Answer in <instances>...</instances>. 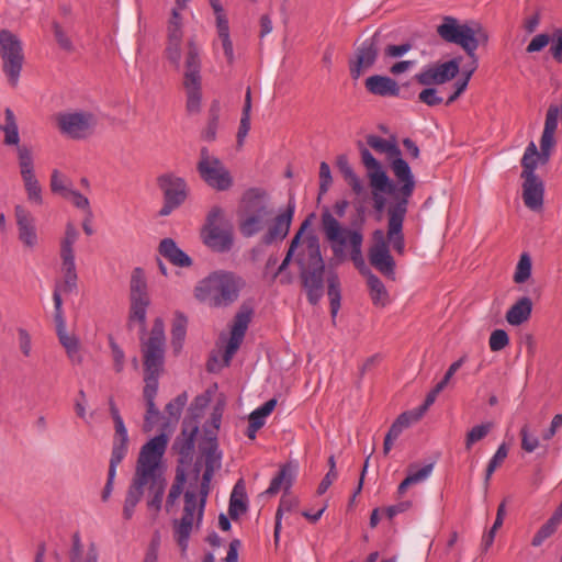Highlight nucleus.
Returning <instances> with one entry per match:
<instances>
[{
    "instance_id": "nucleus-49",
    "label": "nucleus",
    "mask_w": 562,
    "mask_h": 562,
    "mask_svg": "<svg viewBox=\"0 0 562 562\" xmlns=\"http://www.w3.org/2000/svg\"><path fill=\"white\" fill-rule=\"evenodd\" d=\"M187 402V393H181L173 401L167 404L166 413L168 414V419L166 426L175 425L178 423L181 412L186 406Z\"/></svg>"
},
{
    "instance_id": "nucleus-40",
    "label": "nucleus",
    "mask_w": 562,
    "mask_h": 562,
    "mask_svg": "<svg viewBox=\"0 0 562 562\" xmlns=\"http://www.w3.org/2000/svg\"><path fill=\"white\" fill-rule=\"evenodd\" d=\"M173 538L177 544L180 547L182 553H186L189 548V541L192 533L198 531L201 526L192 525L188 522L173 521Z\"/></svg>"
},
{
    "instance_id": "nucleus-56",
    "label": "nucleus",
    "mask_w": 562,
    "mask_h": 562,
    "mask_svg": "<svg viewBox=\"0 0 562 562\" xmlns=\"http://www.w3.org/2000/svg\"><path fill=\"white\" fill-rule=\"evenodd\" d=\"M64 199L69 201L77 209L83 211L86 214L91 215V207L88 198L81 194L78 190L71 189Z\"/></svg>"
},
{
    "instance_id": "nucleus-15",
    "label": "nucleus",
    "mask_w": 562,
    "mask_h": 562,
    "mask_svg": "<svg viewBox=\"0 0 562 562\" xmlns=\"http://www.w3.org/2000/svg\"><path fill=\"white\" fill-rule=\"evenodd\" d=\"M150 305L147 282L140 269H135L131 277L130 322L138 324L145 330L147 311Z\"/></svg>"
},
{
    "instance_id": "nucleus-13",
    "label": "nucleus",
    "mask_w": 562,
    "mask_h": 562,
    "mask_svg": "<svg viewBox=\"0 0 562 562\" xmlns=\"http://www.w3.org/2000/svg\"><path fill=\"white\" fill-rule=\"evenodd\" d=\"M190 0H176V7L167 23L166 58L176 68L180 69L182 59L183 18L182 11Z\"/></svg>"
},
{
    "instance_id": "nucleus-57",
    "label": "nucleus",
    "mask_w": 562,
    "mask_h": 562,
    "mask_svg": "<svg viewBox=\"0 0 562 562\" xmlns=\"http://www.w3.org/2000/svg\"><path fill=\"white\" fill-rule=\"evenodd\" d=\"M550 41L551 36L548 33H538L530 40V42L526 46V53H539L550 44Z\"/></svg>"
},
{
    "instance_id": "nucleus-11",
    "label": "nucleus",
    "mask_w": 562,
    "mask_h": 562,
    "mask_svg": "<svg viewBox=\"0 0 562 562\" xmlns=\"http://www.w3.org/2000/svg\"><path fill=\"white\" fill-rule=\"evenodd\" d=\"M202 243L215 252H227L234 244L233 225L221 206L209 211L200 233Z\"/></svg>"
},
{
    "instance_id": "nucleus-48",
    "label": "nucleus",
    "mask_w": 562,
    "mask_h": 562,
    "mask_svg": "<svg viewBox=\"0 0 562 562\" xmlns=\"http://www.w3.org/2000/svg\"><path fill=\"white\" fill-rule=\"evenodd\" d=\"M521 449L527 453L535 452L540 447V438L529 424L520 428Z\"/></svg>"
},
{
    "instance_id": "nucleus-21",
    "label": "nucleus",
    "mask_w": 562,
    "mask_h": 562,
    "mask_svg": "<svg viewBox=\"0 0 562 562\" xmlns=\"http://www.w3.org/2000/svg\"><path fill=\"white\" fill-rule=\"evenodd\" d=\"M195 481H198V476L195 477ZM206 497L207 494H204V490L198 486V482L194 484L191 483L184 492L183 513L179 519H175L173 521L201 526Z\"/></svg>"
},
{
    "instance_id": "nucleus-10",
    "label": "nucleus",
    "mask_w": 562,
    "mask_h": 562,
    "mask_svg": "<svg viewBox=\"0 0 562 562\" xmlns=\"http://www.w3.org/2000/svg\"><path fill=\"white\" fill-rule=\"evenodd\" d=\"M201 66V48L194 41H189L184 54L183 88L190 114H198L202 109Z\"/></svg>"
},
{
    "instance_id": "nucleus-43",
    "label": "nucleus",
    "mask_w": 562,
    "mask_h": 562,
    "mask_svg": "<svg viewBox=\"0 0 562 562\" xmlns=\"http://www.w3.org/2000/svg\"><path fill=\"white\" fill-rule=\"evenodd\" d=\"M250 112H251V91L247 88L245 95V104L243 108L240 124L237 133V143L239 146L244 144L246 136L250 130Z\"/></svg>"
},
{
    "instance_id": "nucleus-30",
    "label": "nucleus",
    "mask_w": 562,
    "mask_h": 562,
    "mask_svg": "<svg viewBox=\"0 0 562 562\" xmlns=\"http://www.w3.org/2000/svg\"><path fill=\"white\" fill-rule=\"evenodd\" d=\"M270 211L262 204L257 203L254 207V212L245 216L239 224L240 233L245 237H252L263 228H266L269 222Z\"/></svg>"
},
{
    "instance_id": "nucleus-9",
    "label": "nucleus",
    "mask_w": 562,
    "mask_h": 562,
    "mask_svg": "<svg viewBox=\"0 0 562 562\" xmlns=\"http://www.w3.org/2000/svg\"><path fill=\"white\" fill-rule=\"evenodd\" d=\"M559 109L549 106L546 115L543 132L540 139V151L535 142H530L521 157L522 171L520 177H539L536 170L546 165L555 145L554 133L558 128Z\"/></svg>"
},
{
    "instance_id": "nucleus-22",
    "label": "nucleus",
    "mask_w": 562,
    "mask_h": 562,
    "mask_svg": "<svg viewBox=\"0 0 562 562\" xmlns=\"http://www.w3.org/2000/svg\"><path fill=\"white\" fill-rule=\"evenodd\" d=\"M252 310L247 306H243L235 315L233 324L229 329V336L226 339L225 350L223 360L225 366H228L232 358L240 347L248 325L251 321Z\"/></svg>"
},
{
    "instance_id": "nucleus-2",
    "label": "nucleus",
    "mask_w": 562,
    "mask_h": 562,
    "mask_svg": "<svg viewBox=\"0 0 562 562\" xmlns=\"http://www.w3.org/2000/svg\"><path fill=\"white\" fill-rule=\"evenodd\" d=\"M209 404L210 396L207 394H202L194 398L189 409L192 423L189 420L184 422L182 437L178 438L175 442V449L179 454L184 458L188 457L194 448V438L201 423L205 435V442L201 448L205 458V471L198 486L204 490V494H209L212 476L215 470L222 465V451L218 449L216 438L222 423L224 403L217 402L212 407H209Z\"/></svg>"
},
{
    "instance_id": "nucleus-14",
    "label": "nucleus",
    "mask_w": 562,
    "mask_h": 562,
    "mask_svg": "<svg viewBox=\"0 0 562 562\" xmlns=\"http://www.w3.org/2000/svg\"><path fill=\"white\" fill-rule=\"evenodd\" d=\"M198 171L203 181L217 191H226L233 186V177L229 170L206 148L201 149Z\"/></svg>"
},
{
    "instance_id": "nucleus-53",
    "label": "nucleus",
    "mask_w": 562,
    "mask_h": 562,
    "mask_svg": "<svg viewBox=\"0 0 562 562\" xmlns=\"http://www.w3.org/2000/svg\"><path fill=\"white\" fill-rule=\"evenodd\" d=\"M184 482H186L184 473L183 472L177 473L176 482L171 485L169 493L167 495V501H166V510L167 512H170V509L175 506L177 499L180 497V495L183 491Z\"/></svg>"
},
{
    "instance_id": "nucleus-23",
    "label": "nucleus",
    "mask_w": 562,
    "mask_h": 562,
    "mask_svg": "<svg viewBox=\"0 0 562 562\" xmlns=\"http://www.w3.org/2000/svg\"><path fill=\"white\" fill-rule=\"evenodd\" d=\"M458 58L449 61L423 68L416 76V80L424 86L442 85L453 79L459 72Z\"/></svg>"
},
{
    "instance_id": "nucleus-1",
    "label": "nucleus",
    "mask_w": 562,
    "mask_h": 562,
    "mask_svg": "<svg viewBox=\"0 0 562 562\" xmlns=\"http://www.w3.org/2000/svg\"><path fill=\"white\" fill-rule=\"evenodd\" d=\"M367 142L371 148L380 154H385L391 160V169L396 183L389 178L382 165L368 148L363 147L360 150L362 164L368 171L375 210H384L386 205L385 194L394 198V202L389 207V237L394 247L403 251L404 235L402 228L408 200L415 189V178L411 167L402 158L401 151L394 143L375 135L369 136Z\"/></svg>"
},
{
    "instance_id": "nucleus-64",
    "label": "nucleus",
    "mask_w": 562,
    "mask_h": 562,
    "mask_svg": "<svg viewBox=\"0 0 562 562\" xmlns=\"http://www.w3.org/2000/svg\"><path fill=\"white\" fill-rule=\"evenodd\" d=\"M542 14L540 11H535L527 15L522 21V29L527 34H533L540 26Z\"/></svg>"
},
{
    "instance_id": "nucleus-62",
    "label": "nucleus",
    "mask_w": 562,
    "mask_h": 562,
    "mask_svg": "<svg viewBox=\"0 0 562 562\" xmlns=\"http://www.w3.org/2000/svg\"><path fill=\"white\" fill-rule=\"evenodd\" d=\"M166 486H160L154 491L148 492L147 506L149 509L158 513L162 507V498L165 495Z\"/></svg>"
},
{
    "instance_id": "nucleus-54",
    "label": "nucleus",
    "mask_w": 562,
    "mask_h": 562,
    "mask_svg": "<svg viewBox=\"0 0 562 562\" xmlns=\"http://www.w3.org/2000/svg\"><path fill=\"white\" fill-rule=\"evenodd\" d=\"M143 494L138 491H135L131 486L127 490L124 506H123V516L125 519H131L134 515L135 508L137 504L140 502Z\"/></svg>"
},
{
    "instance_id": "nucleus-41",
    "label": "nucleus",
    "mask_w": 562,
    "mask_h": 562,
    "mask_svg": "<svg viewBox=\"0 0 562 562\" xmlns=\"http://www.w3.org/2000/svg\"><path fill=\"white\" fill-rule=\"evenodd\" d=\"M294 473L290 467H282L278 475L271 480L269 487L266 490V494H277L282 488L289 490L292 485Z\"/></svg>"
},
{
    "instance_id": "nucleus-42",
    "label": "nucleus",
    "mask_w": 562,
    "mask_h": 562,
    "mask_svg": "<svg viewBox=\"0 0 562 562\" xmlns=\"http://www.w3.org/2000/svg\"><path fill=\"white\" fill-rule=\"evenodd\" d=\"M328 283V297L330 303V314L331 317L335 318L339 312L340 308V282L338 279V276L334 272H331L327 278Z\"/></svg>"
},
{
    "instance_id": "nucleus-36",
    "label": "nucleus",
    "mask_w": 562,
    "mask_h": 562,
    "mask_svg": "<svg viewBox=\"0 0 562 562\" xmlns=\"http://www.w3.org/2000/svg\"><path fill=\"white\" fill-rule=\"evenodd\" d=\"M128 432L127 429L115 430L113 447L109 463V470L115 471L119 464L124 460L128 452Z\"/></svg>"
},
{
    "instance_id": "nucleus-26",
    "label": "nucleus",
    "mask_w": 562,
    "mask_h": 562,
    "mask_svg": "<svg viewBox=\"0 0 562 562\" xmlns=\"http://www.w3.org/2000/svg\"><path fill=\"white\" fill-rule=\"evenodd\" d=\"M216 19L217 43L221 45L228 64L235 60L234 47L229 35L228 20L221 0H210Z\"/></svg>"
},
{
    "instance_id": "nucleus-20",
    "label": "nucleus",
    "mask_w": 562,
    "mask_h": 562,
    "mask_svg": "<svg viewBox=\"0 0 562 562\" xmlns=\"http://www.w3.org/2000/svg\"><path fill=\"white\" fill-rule=\"evenodd\" d=\"M158 182L165 198V203L159 214L167 216L184 202L187 198V184L182 178L171 173L161 176Z\"/></svg>"
},
{
    "instance_id": "nucleus-50",
    "label": "nucleus",
    "mask_w": 562,
    "mask_h": 562,
    "mask_svg": "<svg viewBox=\"0 0 562 562\" xmlns=\"http://www.w3.org/2000/svg\"><path fill=\"white\" fill-rule=\"evenodd\" d=\"M70 19H66L65 25L60 22L55 21L53 23V30L55 38L58 45L66 50L72 49V42L68 36V30L70 29Z\"/></svg>"
},
{
    "instance_id": "nucleus-5",
    "label": "nucleus",
    "mask_w": 562,
    "mask_h": 562,
    "mask_svg": "<svg viewBox=\"0 0 562 562\" xmlns=\"http://www.w3.org/2000/svg\"><path fill=\"white\" fill-rule=\"evenodd\" d=\"M322 225L325 236L330 243L335 259L339 262L345 260L346 252L349 250L350 258L355 266L368 277V272L371 271L367 268L363 258V236L361 232L342 227L328 209H325L322 214Z\"/></svg>"
},
{
    "instance_id": "nucleus-44",
    "label": "nucleus",
    "mask_w": 562,
    "mask_h": 562,
    "mask_svg": "<svg viewBox=\"0 0 562 562\" xmlns=\"http://www.w3.org/2000/svg\"><path fill=\"white\" fill-rule=\"evenodd\" d=\"M493 427L494 424L492 422H485L473 426L465 435V449L471 450L476 442L484 439L491 432Z\"/></svg>"
},
{
    "instance_id": "nucleus-6",
    "label": "nucleus",
    "mask_w": 562,
    "mask_h": 562,
    "mask_svg": "<svg viewBox=\"0 0 562 562\" xmlns=\"http://www.w3.org/2000/svg\"><path fill=\"white\" fill-rule=\"evenodd\" d=\"M436 31L442 41L460 46L469 57H473L479 46L487 44L490 40L486 29L473 19L445 15Z\"/></svg>"
},
{
    "instance_id": "nucleus-55",
    "label": "nucleus",
    "mask_w": 562,
    "mask_h": 562,
    "mask_svg": "<svg viewBox=\"0 0 562 562\" xmlns=\"http://www.w3.org/2000/svg\"><path fill=\"white\" fill-rule=\"evenodd\" d=\"M558 527L554 522L548 519L537 531L531 540L533 547H540L548 538H550L557 530Z\"/></svg>"
},
{
    "instance_id": "nucleus-37",
    "label": "nucleus",
    "mask_w": 562,
    "mask_h": 562,
    "mask_svg": "<svg viewBox=\"0 0 562 562\" xmlns=\"http://www.w3.org/2000/svg\"><path fill=\"white\" fill-rule=\"evenodd\" d=\"M367 284L372 303L378 307H385L390 303V295L383 282L372 272H368Z\"/></svg>"
},
{
    "instance_id": "nucleus-17",
    "label": "nucleus",
    "mask_w": 562,
    "mask_h": 562,
    "mask_svg": "<svg viewBox=\"0 0 562 562\" xmlns=\"http://www.w3.org/2000/svg\"><path fill=\"white\" fill-rule=\"evenodd\" d=\"M53 300L55 305V324L58 340L64 347L69 361L72 364H81L83 362L82 346L79 338L67 330L63 312V300L58 289L54 291Z\"/></svg>"
},
{
    "instance_id": "nucleus-39",
    "label": "nucleus",
    "mask_w": 562,
    "mask_h": 562,
    "mask_svg": "<svg viewBox=\"0 0 562 562\" xmlns=\"http://www.w3.org/2000/svg\"><path fill=\"white\" fill-rule=\"evenodd\" d=\"M228 510L232 517H238L247 510L246 488L241 480L235 484L232 491Z\"/></svg>"
},
{
    "instance_id": "nucleus-34",
    "label": "nucleus",
    "mask_w": 562,
    "mask_h": 562,
    "mask_svg": "<svg viewBox=\"0 0 562 562\" xmlns=\"http://www.w3.org/2000/svg\"><path fill=\"white\" fill-rule=\"evenodd\" d=\"M532 313V301L528 296L518 299L506 312V322L512 326L526 323Z\"/></svg>"
},
{
    "instance_id": "nucleus-28",
    "label": "nucleus",
    "mask_w": 562,
    "mask_h": 562,
    "mask_svg": "<svg viewBox=\"0 0 562 562\" xmlns=\"http://www.w3.org/2000/svg\"><path fill=\"white\" fill-rule=\"evenodd\" d=\"M60 270L63 282L57 285L59 294L71 293L77 289L78 274L76 270L75 249L60 247Z\"/></svg>"
},
{
    "instance_id": "nucleus-61",
    "label": "nucleus",
    "mask_w": 562,
    "mask_h": 562,
    "mask_svg": "<svg viewBox=\"0 0 562 562\" xmlns=\"http://www.w3.org/2000/svg\"><path fill=\"white\" fill-rule=\"evenodd\" d=\"M550 53L552 58L562 63V29H557L551 36Z\"/></svg>"
},
{
    "instance_id": "nucleus-32",
    "label": "nucleus",
    "mask_w": 562,
    "mask_h": 562,
    "mask_svg": "<svg viewBox=\"0 0 562 562\" xmlns=\"http://www.w3.org/2000/svg\"><path fill=\"white\" fill-rule=\"evenodd\" d=\"M0 131L3 133V144L8 147H15L18 157L19 148H30L26 145H20L18 119L10 108L4 109V121L0 124Z\"/></svg>"
},
{
    "instance_id": "nucleus-4",
    "label": "nucleus",
    "mask_w": 562,
    "mask_h": 562,
    "mask_svg": "<svg viewBox=\"0 0 562 562\" xmlns=\"http://www.w3.org/2000/svg\"><path fill=\"white\" fill-rule=\"evenodd\" d=\"M168 446V436L160 434L149 439L138 454L135 474L131 487L144 495L160 486H166L164 454Z\"/></svg>"
},
{
    "instance_id": "nucleus-7",
    "label": "nucleus",
    "mask_w": 562,
    "mask_h": 562,
    "mask_svg": "<svg viewBox=\"0 0 562 562\" xmlns=\"http://www.w3.org/2000/svg\"><path fill=\"white\" fill-rule=\"evenodd\" d=\"M243 286L244 281L240 277L221 270L202 279L194 289V295L211 307H225L238 299Z\"/></svg>"
},
{
    "instance_id": "nucleus-8",
    "label": "nucleus",
    "mask_w": 562,
    "mask_h": 562,
    "mask_svg": "<svg viewBox=\"0 0 562 562\" xmlns=\"http://www.w3.org/2000/svg\"><path fill=\"white\" fill-rule=\"evenodd\" d=\"M296 261L308 301L312 304H317L324 293L325 265L316 237H308L304 241Z\"/></svg>"
},
{
    "instance_id": "nucleus-31",
    "label": "nucleus",
    "mask_w": 562,
    "mask_h": 562,
    "mask_svg": "<svg viewBox=\"0 0 562 562\" xmlns=\"http://www.w3.org/2000/svg\"><path fill=\"white\" fill-rule=\"evenodd\" d=\"M70 562H98L99 552L94 541H82L80 535L76 532L71 539L69 550Z\"/></svg>"
},
{
    "instance_id": "nucleus-52",
    "label": "nucleus",
    "mask_w": 562,
    "mask_h": 562,
    "mask_svg": "<svg viewBox=\"0 0 562 562\" xmlns=\"http://www.w3.org/2000/svg\"><path fill=\"white\" fill-rule=\"evenodd\" d=\"M434 463H428L418 468L416 464H412L408 469L407 477L413 485L425 482L432 473Z\"/></svg>"
},
{
    "instance_id": "nucleus-16",
    "label": "nucleus",
    "mask_w": 562,
    "mask_h": 562,
    "mask_svg": "<svg viewBox=\"0 0 562 562\" xmlns=\"http://www.w3.org/2000/svg\"><path fill=\"white\" fill-rule=\"evenodd\" d=\"M60 133L71 139L89 137L97 125V117L87 111H66L57 115Z\"/></svg>"
},
{
    "instance_id": "nucleus-63",
    "label": "nucleus",
    "mask_w": 562,
    "mask_h": 562,
    "mask_svg": "<svg viewBox=\"0 0 562 562\" xmlns=\"http://www.w3.org/2000/svg\"><path fill=\"white\" fill-rule=\"evenodd\" d=\"M333 182L329 165L322 161L319 165V193L324 194L328 191Z\"/></svg>"
},
{
    "instance_id": "nucleus-60",
    "label": "nucleus",
    "mask_w": 562,
    "mask_h": 562,
    "mask_svg": "<svg viewBox=\"0 0 562 562\" xmlns=\"http://www.w3.org/2000/svg\"><path fill=\"white\" fill-rule=\"evenodd\" d=\"M308 226V221H305L300 231L295 234V236L293 237L292 241H291V245L289 247V250L286 252V256L285 258L283 259V261L281 262L280 267H279V272L283 271L290 263L292 257H293V254L295 251V249L297 248L299 244H300V239H301V236L303 234V232L305 231V228Z\"/></svg>"
},
{
    "instance_id": "nucleus-58",
    "label": "nucleus",
    "mask_w": 562,
    "mask_h": 562,
    "mask_svg": "<svg viewBox=\"0 0 562 562\" xmlns=\"http://www.w3.org/2000/svg\"><path fill=\"white\" fill-rule=\"evenodd\" d=\"M509 344V337L504 329H495L492 331L488 345L492 351H501Z\"/></svg>"
},
{
    "instance_id": "nucleus-19",
    "label": "nucleus",
    "mask_w": 562,
    "mask_h": 562,
    "mask_svg": "<svg viewBox=\"0 0 562 562\" xmlns=\"http://www.w3.org/2000/svg\"><path fill=\"white\" fill-rule=\"evenodd\" d=\"M19 168L27 200L31 204H43V192L34 171V157L31 148H19Z\"/></svg>"
},
{
    "instance_id": "nucleus-47",
    "label": "nucleus",
    "mask_w": 562,
    "mask_h": 562,
    "mask_svg": "<svg viewBox=\"0 0 562 562\" xmlns=\"http://www.w3.org/2000/svg\"><path fill=\"white\" fill-rule=\"evenodd\" d=\"M71 189H75L71 181L57 169H54L50 175L52 192L60 195L61 198H66Z\"/></svg>"
},
{
    "instance_id": "nucleus-33",
    "label": "nucleus",
    "mask_w": 562,
    "mask_h": 562,
    "mask_svg": "<svg viewBox=\"0 0 562 562\" xmlns=\"http://www.w3.org/2000/svg\"><path fill=\"white\" fill-rule=\"evenodd\" d=\"M366 88L372 94L380 97H397L400 94L397 82L386 76L374 75L368 77Z\"/></svg>"
},
{
    "instance_id": "nucleus-38",
    "label": "nucleus",
    "mask_w": 562,
    "mask_h": 562,
    "mask_svg": "<svg viewBox=\"0 0 562 562\" xmlns=\"http://www.w3.org/2000/svg\"><path fill=\"white\" fill-rule=\"evenodd\" d=\"M188 317L180 311L175 312L171 324V342L176 351L182 349L187 336Z\"/></svg>"
},
{
    "instance_id": "nucleus-29",
    "label": "nucleus",
    "mask_w": 562,
    "mask_h": 562,
    "mask_svg": "<svg viewBox=\"0 0 562 562\" xmlns=\"http://www.w3.org/2000/svg\"><path fill=\"white\" fill-rule=\"evenodd\" d=\"M378 56V41L375 37L366 40L358 48L356 60L350 66L353 79L360 78L364 70L370 68Z\"/></svg>"
},
{
    "instance_id": "nucleus-46",
    "label": "nucleus",
    "mask_w": 562,
    "mask_h": 562,
    "mask_svg": "<svg viewBox=\"0 0 562 562\" xmlns=\"http://www.w3.org/2000/svg\"><path fill=\"white\" fill-rule=\"evenodd\" d=\"M532 271V261L527 252H522L519 257V260L516 265L514 272V282L517 284H522L528 281L531 277Z\"/></svg>"
},
{
    "instance_id": "nucleus-3",
    "label": "nucleus",
    "mask_w": 562,
    "mask_h": 562,
    "mask_svg": "<svg viewBox=\"0 0 562 562\" xmlns=\"http://www.w3.org/2000/svg\"><path fill=\"white\" fill-rule=\"evenodd\" d=\"M148 336L142 339V348L145 366V386L143 397L146 403L144 430L150 431L157 424L160 412L156 407L155 398L158 392V379L164 370L165 361V323L161 317L154 319Z\"/></svg>"
},
{
    "instance_id": "nucleus-27",
    "label": "nucleus",
    "mask_w": 562,
    "mask_h": 562,
    "mask_svg": "<svg viewBox=\"0 0 562 562\" xmlns=\"http://www.w3.org/2000/svg\"><path fill=\"white\" fill-rule=\"evenodd\" d=\"M521 196L526 207L541 211L544 203V182L540 177H521Z\"/></svg>"
},
{
    "instance_id": "nucleus-12",
    "label": "nucleus",
    "mask_w": 562,
    "mask_h": 562,
    "mask_svg": "<svg viewBox=\"0 0 562 562\" xmlns=\"http://www.w3.org/2000/svg\"><path fill=\"white\" fill-rule=\"evenodd\" d=\"M0 61L7 83L11 88L19 86L25 54L21 37L10 30H0Z\"/></svg>"
},
{
    "instance_id": "nucleus-59",
    "label": "nucleus",
    "mask_w": 562,
    "mask_h": 562,
    "mask_svg": "<svg viewBox=\"0 0 562 562\" xmlns=\"http://www.w3.org/2000/svg\"><path fill=\"white\" fill-rule=\"evenodd\" d=\"M18 346L21 353L25 358H30L33 353V342L30 333L24 328L18 329Z\"/></svg>"
},
{
    "instance_id": "nucleus-35",
    "label": "nucleus",
    "mask_w": 562,
    "mask_h": 562,
    "mask_svg": "<svg viewBox=\"0 0 562 562\" xmlns=\"http://www.w3.org/2000/svg\"><path fill=\"white\" fill-rule=\"evenodd\" d=\"M159 254L178 267H190L191 258L182 251L171 238H165L159 244Z\"/></svg>"
},
{
    "instance_id": "nucleus-24",
    "label": "nucleus",
    "mask_w": 562,
    "mask_h": 562,
    "mask_svg": "<svg viewBox=\"0 0 562 562\" xmlns=\"http://www.w3.org/2000/svg\"><path fill=\"white\" fill-rule=\"evenodd\" d=\"M294 211L295 204L289 203L288 207L281 213H279L277 216H269V222L266 226V232L261 237L263 244L271 245L286 237L293 220Z\"/></svg>"
},
{
    "instance_id": "nucleus-51",
    "label": "nucleus",
    "mask_w": 562,
    "mask_h": 562,
    "mask_svg": "<svg viewBox=\"0 0 562 562\" xmlns=\"http://www.w3.org/2000/svg\"><path fill=\"white\" fill-rule=\"evenodd\" d=\"M508 456V447L506 443H501L494 453V456L491 458L485 473V483L487 484L490 479L492 477L493 473L496 471V469L505 461V459Z\"/></svg>"
},
{
    "instance_id": "nucleus-45",
    "label": "nucleus",
    "mask_w": 562,
    "mask_h": 562,
    "mask_svg": "<svg viewBox=\"0 0 562 562\" xmlns=\"http://www.w3.org/2000/svg\"><path fill=\"white\" fill-rule=\"evenodd\" d=\"M423 417L418 409L402 413L391 426V435L400 436L402 431Z\"/></svg>"
},
{
    "instance_id": "nucleus-18",
    "label": "nucleus",
    "mask_w": 562,
    "mask_h": 562,
    "mask_svg": "<svg viewBox=\"0 0 562 562\" xmlns=\"http://www.w3.org/2000/svg\"><path fill=\"white\" fill-rule=\"evenodd\" d=\"M372 241L373 243L369 248V259L371 265L384 276L393 278L395 261L390 252L389 245H391L400 255L404 254L405 246L403 247V251L397 250L390 240L389 233L385 235L382 229L373 232Z\"/></svg>"
},
{
    "instance_id": "nucleus-25",
    "label": "nucleus",
    "mask_w": 562,
    "mask_h": 562,
    "mask_svg": "<svg viewBox=\"0 0 562 562\" xmlns=\"http://www.w3.org/2000/svg\"><path fill=\"white\" fill-rule=\"evenodd\" d=\"M18 237L22 245L34 249L38 245L36 220L25 206L16 205L14 209Z\"/></svg>"
}]
</instances>
